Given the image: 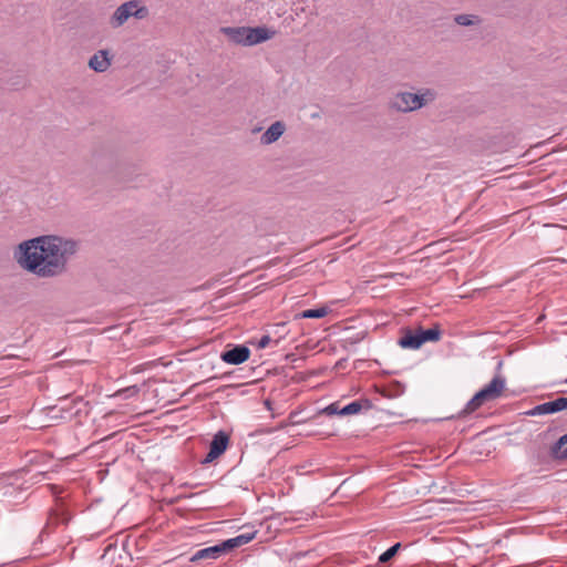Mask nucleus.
Here are the masks:
<instances>
[{
    "instance_id": "f257e3e1",
    "label": "nucleus",
    "mask_w": 567,
    "mask_h": 567,
    "mask_svg": "<svg viewBox=\"0 0 567 567\" xmlns=\"http://www.w3.org/2000/svg\"><path fill=\"white\" fill-rule=\"evenodd\" d=\"M78 244L58 236H39L21 243L14 257L27 271L41 278L61 275L69 259L76 252Z\"/></svg>"
},
{
    "instance_id": "f03ea898",
    "label": "nucleus",
    "mask_w": 567,
    "mask_h": 567,
    "mask_svg": "<svg viewBox=\"0 0 567 567\" xmlns=\"http://www.w3.org/2000/svg\"><path fill=\"white\" fill-rule=\"evenodd\" d=\"M506 380L504 377L497 374L495 375L488 384L483 386L480 391H477L473 398L465 404V406L458 412V417H464L477 409H480L483 404L489 401H494L502 395V392L505 388Z\"/></svg>"
},
{
    "instance_id": "7ed1b4c3",
    "label": "nucleus",
    "mask_w": 567,
    "mask_h": 567,
    "mask_svg": "<svg viewBox=\"0 0 567 567\" xmlns=\"http://www.w3.org/2000/svg\"><path fill=\"white\" fill-rule=\"evenodd\" d=\"M433 91L425 89L421 93L399 92L390 101V107L399 112H412L420 110L426 103L434 101Z\"/></svg>"
},
{
    "instance_id": "20e7f679",
    "label": "nucleus",
    "mask_w": 567,
    "mask_h": 567,
    "mask_svg": "<svg viewBox=\"0 0 567 567\" xmlns=\"http://www.w3.org/2000/svg\"><path fill=\"white\" fill-rule=\"evenodd\" d=\"M147 7L142 6L138 0H130L116 8L110 19V23L113 28H120L132 17L137 20H143L147 18Z\"/></svg>"
},
{
    "instance_id": "39448f33",
    "label": "nucleus",
    "mask_w": 567,
    "mask_h": 567,
    "mask_svg": "<svg viewBox=\"0 0 567 567\" xmlns=\"http://www.w3.org/2000/svg\"><path fill=\"white\" fill-rule=\"evenodd\" d=\"M87 403L84 402L83 398L78 396L72 401H69V399L64 398L61 400L59 405V412H61V419L64 420H71L78 415H80L84 411V408H86Z\"/></svg>"
},
{
    "instance_id": "423d86ee",
    "label": "nucleus",
    "mask_w": 567,
    "mask_h": 567,
    "mask_svg": "<svg viewBox=\"0 0 567 567\" xmlns=\"http://www.w3.org/2000/svg\"><path fill=\"white\" fill-rule=\"evenodd\" d=\"M567 410V396H558L554 400L544 402L534 406L528 414L529 415H544L554 414L560 411Z\"/></svg>"
},
{
    "instance_id": "0eeeda50",
    "label": "nucleus",
    "mask_w": 567,
    "mask_h": 567,
    "mask_svg": "<svg viewBox=\"0 0 567 567\" xmlns=\"http://www.w3.org/2000/svg\"><path fill=\"white\" fill-rule=\"evenodd\" d=\"M250 350L244 344H236L231 349L221 352L220 358L225 363L238 365L249 359Z\"/></svg>"
},
{
    "instance_id": "6e6552de",
    "label": "nucleus",
    "mask_w": 567,
    "mask_h": 567,
    "mask_svg": "<svg viewBox=\"0 0 567 567\" xmlns=\"http://www.w3.org/2000/svg\"><path fill=\"white\" fill-rule=\"evenodd\" d=\"M275 34V31L266 28V27H248V33L246 35V47H251L265 42L271 39Z\"/></svg>"
},
{
    "instance_id": "1a4fd4ad",
    "label": "nucleus",
    "mask_w": 567,
    "mask_h": 567,
    "mask_svg": "<svg viewBox=\"0 0 567 567\" xmlns=\"http://www.w3.org/2000/svg\"><path fill=\"white\" fill-rule=\"evenodd\" d=\"M111 65V56L107 50H100L89 60V66L97 73L105 72Z\"/></svg>"
},
{
    "instance_id": "9d476101",
    "label": "nucleus",
    "mask_w": 567,
    "mask_h": 567,
    "mask_svg": "<svg viewBox=\"0 0 567 567\" xmlns=\"http://www.w3.org/2000/svg\"><path fill=\"white\" fill-rule=\"evenodd\" d=\"M225 554L221 543L202 548L193 554L190 561H197L200 559L214 560Z\"/></svg>"
},
{
    "instance_id": "9b49d317",
    "label": "nucleus",
    "mask_w": 567,
    "mask_h": 567,
    "mask_svg": "<svg viewBox=\"0 0 567 567\" xmlns=\"http://www.w3.org/2000/svg\"><path fill=\"white\" fill-rule=\"evenodd\" d=\"M399 346L403 349H412L416 350L422 347V342L420 339L419 329L411 330L408 329L403 332L401 338L398 341Z\"/></svg>"
},
{
    "instance_id": "f8f14e48",
    "label": "nucleus",
    "mask_w": 567,
    "mask_h": 567,
    "mask_svg": "<svg viewBox=\"0 0 567 567\" xmlns=\"http://www.w3.org/2000/svg\"><path fill=\"white\" fill-rule=\"evenodd\" d=\"M286 127L285 124L280 121H277L272 123L266 132L261 135L260 141L265 145H269L275 143L280 138V136L284 134Z\"/></svg>"
},
{
    "instance_id": "ddd939ff",
    "label": "nucleus",
    "mask_w": 567,
    "mask_h": 567,
    "mask_svg": "<svg viewBox=\"0 0 567 567\" xmlns=\"http://www.w3.org/2000/svg\"><path fill=\"white\" fill-rule=\"evenodd\" d=\"M228 444L229 435L225 431L220 430L214 434L209 444V450L220 456L227 450Z\"/></svg>"
},
{
    "instance_id": "4468645a",
    "label": "nucleus",
    "mask_w": 567,
    "mask_h": 567,
    "mask_svg": "<svg viewBox=\"0 0 567 567\" xmlns=\"http://www.w3.org/2000/svg\"><path fill=\"white\" fill-rule=\"evenodd\" d=\"M221 32L234 43L246 45L248 27H226L221 28Z\"/></svg>"
},
{
    "instance_id": "2eb2a0df",
    "label": "nucleus",
    "mask_w": 567,
    "mask_h": 567,
    "mask_svg": "<svg viewBox=\"0 0 567 567\" xmlns=\"http://www.w3.org/2000/svg\"><path fill=\"white\" fill-rule=\"evenodd\" d=\"M372 404L369 400H354L350 403H348L347 405H344L343 408H341L340 412H341V415L344 416V415H352V414H357L359 413L363 408H365L367 410L371 409Z\"/></svg>"
},
{
    "instance_id": "dca6fc26",
    "label": "nucleus",
    "mask_w": 567,
    "mask_h": 567,
    "mask_svg": "<svg viewBox=\"0 0 567 567\" xmlns=\"http://www.w3.org/2000/svg\"><path fill=\"white\" fill-rule=\"evenodd\" d=\"M417 329H419L422 346L425 342H436L441 339L442 332H441L439 324H435L433 328H430V329H423L421 327Z\"/></svg>"
},
{
    "instance_id": "f3484780",
    "label": "nucleus",
    "mask_w": 567,
    "mask_h": 567,
    "mask_svg": "<svg viewBox=\"0 0 567 567\" xmlns=\"http://www.w3.org/2000/svg\"><path fill=\"white\" fill-rule=\"evenodd\" d=\"M551 451L557 457L567 458V433L554 443Z\"/></svg>"
},
{
    "instance_id": "a211bd4d",
    "label": "nucleus",
    "mask_w": 567,
    "mask_h": 567,
    "mask_svg": "<svg viewBox=\"0 0 567 567\" xmlns=\"http://www.w3.org/2000/svg\"><path fill=\"white\" fill-rule=\"evenodd\" d=\"M327 313H328L327 307H319V308L303 310L300 313V317L305 318V319H320V318L326 317Z\"/></svg>"
},
{
    "instance_id": "6ab92c4d",
    "label": "nucleus",
    "mask_w": 567,
    "mask_h": 567,
    "mask_svg": "<svg viewBox=\"0 0 567 567\" xmlns=\"http://www.w3.org/2000/svg\"><path fill=\"white\" fill-rule=\"evenodd\" d=\"M401 547V544L400 543H395L394 545L390 546L385 551H383L380 556H379V563H388L390 561L399 551Z\"/></svg>"
},
{
    "instance_id": "aec40b11",
    "label": "nucleus",
    "mask_w": 567,
    "mask_h": 567,
    "mask_svg": "<svg viewBox=\"0 0 567 567\" xmlns=\"http://www.w3.org/2000/svg\"><path fill=\"white\" fill-rule=\"evenodd\" d=\"M454 21L460 25L470 27L478 22V18L474 14H458Z\"/></svg>"
},
{
    "instance_id": "412c9836",
    "label": "nucleus",
    "mask_w": 567,
    "mask_h": 567,
    "mask_svg": "<svg viewBox=\"0 0 567 567\" xmlns=\"http://www.w3.org/2000/svg\"><path fill=\"white\" fill-rule=\"evenodd\" d=\"M221 546H223L225 553L230 551L237 547L243 546L241 538L239 537V535H237L233 538H228V539L221 542Z\"/></svg>"
},
{
    "instance_id": "4be33fe9",
    "label": "nucleus",
    "mask_w": 567,
    "mask_h": 567,
    "mask_svg": "<svg viewBox=\"0 0 567 567\" xmlns=\"http://www.w3.org/2000/svg\"><path fill=\"white\" fill-rule=\"evenodd\" d=\"M341 408H339L338 403H331L322 409V413L327 415H341Z\"/></svg>"
},
{
    "instance_id": "5701e85b",
    "label": "nucleus",
    "mask_w": 567,
    "mask_h": 567,
    "mask_svg": "<svg viewBox=\"0 0 567 567\" xmlns=\"http://www.w3.org/2000/svg\"><path fill=\"white\" fill-rule=\"evenodd\" d=\"M256 535H257V530L252 529L250 532L239 534V537L241 538L243 545H246L249 542H251L256 537Z\"/></svg>"
},
{
    "instance_id": "b1692460",
    "label": "nucleus",
    "mask_w": 567,
    "mask_h": 567,
    "mask_svg": "<svg viewBox=\"0 0 567 567\" xmlns=\"http://www.w3.org/2000/svg\"><path fill=\"white\" fill-rule=\"evenodd\" d=\"M218 457H219V455H217L215 452L209 450L207 455L202 460V464H204V465L209 464Z\"/></svg>"
},
{
    "instance_id": "393cba45",
    "label": "nucleus",
    "mask_w": 567,
    "mask_h": 567,
    "mask_svg": "<svg viewBox=\"0 0 567 567\" xmlns=\"http://www.w3.org/2000/svg\"><path fill=\"white\" fill-rule=\"evenodd\" d=\"M271 341V338L268 334L262 336L258 341V348L265 349Z\"/></svg>"
},
{
    "instance_id": "a878e982",
    "label": "nucleus",
    "mask_w": 567,
    "mask_h": 567,
    "mask_svg": "<svg viewBox=\"0 0 567 567\" xmlns=\"http://www.w3.org/2000/svg\"><path fill=\"white\" fill-rule=\"evenodd\" d=\"M48 533V527L44 526L42 530L40 532V535L38 536L37 540L33 543V546L35 547L38 543L42 542L43 536Z\"/></svg>"
},
{
    "instance_id": "bb28decb",
    "label": "nucleus",
    "mask_w": 567,
    "mask_h": 567,
    "mask_svg": "<svg viewBox=\"0 0 567 567\" xmlns=\"http://www.w3.org/2000/svg\"><path fill=\"white\" fill-rule=\"evenodd\" d=\"M68 519H69V518H68L64 514H62L61 522H62V523H66V522H68Z\"/></svg>"
},
{
    "instance_id": "cd10ccee",
    "label": "nucleus",
    "mask_w": 567,
    "mask_h": 567,
    "mask_svg": "<svg viewBox=\"0 0 567 567\" xmlns=\"http://www.w3.org/2000/svg\"><path fill=\"white\" fill-rule=\"evenodd\" d=\"M501 367H502V362L499 361L497 364V368L501 369Z\"/></svg>"
},
{
    "instance_id": "c85d7f7f",
    "label": "nucleus",
    "mask_w": 567,
    "mask_h": 567,
    "mask_svg": "<svg viewBox=\"0 0 567 567\" xmlns=\"http://www.w3.org/2000/svg\"><path fill=\"white\" fill-rule=\"evenodd\" d=\"M564 382L567 383V379Z\"/></svg>"
}]
</instances>
